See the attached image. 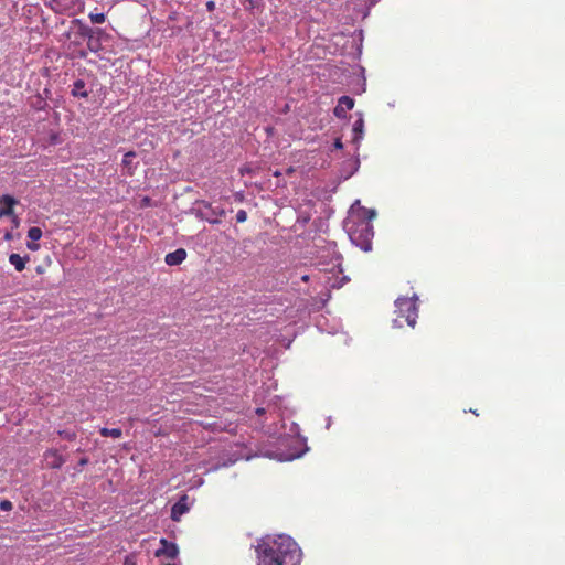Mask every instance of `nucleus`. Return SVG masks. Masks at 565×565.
Listing matches in <instances>:
<instances>
[{
	"label": "nucleus",
	"instance_id": "1",
	"mask_svg": "<svg viewBox=\"0 0 565 565\" xmlns=\"http://www.w3.org/2000/svg\"><path fill=\"white\" fill-rule=\"evenodd\" d=\"M367 214L360 223L349 221L347 223L348 233L352 242L359 245L362 249L369 250L371 248V239L374 235L373 226L370 221L375 216L374 211H364Z\"/></svg>",
	"mask_w": 565,
	"mask_h": 565
},
{
	"label": "nucleus",
	"instance_id": "2",
	"mask_svg": "<svg viewBox=\"0 0 565 565\" xmlns=\"http://www.w3.org/2000/svg\"><path fill=\"white\" fill-rule=\"evenodd\" d=\"M416 301V298L408 297L398 298L395 301L398 318H403L412 328L415 327L416 319L418 317V308Z\"/></svg>",
	"mask_w": 565,
	"mask_h": 565
},
{
	"label": "nucleus",
	"instance_id": "3",
	"mask_svg": "<svg viewBox=\"0 0 565 565\" xmlns=\"http://www.w3.org/2000/svg\"><path fill=\"white\" fill-rule=\"evenodd\" d=\"M224 210L221 207H213L211 203L202 201L199 203L196 215L211 224L220 223V218L224 215Z\"/></svg>",
	"mask_w": 565,
	"mask_h": 565
},
{
	"label": "nucleus",
	"instance_id": "4",
	"mask_svg": "<svg viewBox=\"0 0 565 565\" xmlns=\"http://www.w3.org/2000/svg\"><path fill=\"white\" fill-rule=\"evenodd\" d=\"M284 554L280 547H265L258 556V565H284Z\"/></svg>",
	"mask_w": 565,
	"mask_h": 565
},
{
	"label": "nucleus",
	"instance_id": "5",
	"mask_svg": "<svg viewBox=\"0 0 565 565\" xmlns=\"http://www.w3.org/2000/svg\"><path fill=\"white\" fill-rule=\"evenodd\" d=\"M46 466L52 469H58L65 463V458L57 449H49L44 452Z\"/></svg>",
	"mask_w": 565,
	"mask_h": 565
},
{
	"label": "nucleus",
	"instance_id": "6",
	"mask_svg": "<svg viewBox=\"0 0 565 565\" xmlns=\"http://www.w3.org/2000/svg\"><path fill=\"white\" fill-rule=\"evenodd\" d=\"M353 107H354V99L349 96H342L339 99L337 107L334 108V115L338 118H345L347 113L349 110H351Z\"/></svg>",
	"mask_w": 565,
	"mask_h": 565
},
{
	"label": "nucleus",
	"instance_id": "7",
	"mask_svg": "<svg viewBox=\"0 0 565 565\" xmlns=\"http://www.w3.org/2000/svg\"><path fill=\"white\" fill-rule=\"evenodd\" d=\"M72 23L77 26V33L85 39H87L92 34H97V35L105 34L103 29H92L79 19L73 20Z\"/></svg>",
	"mask_w": 565,
	"mask_h": 565
},
{
	"label": "nucleus",
	"instance_id": "8",
	"mask_svg": "<svg viewBox=\"0 0 565 565\" xmlns=\"http://www.w3.org/2000/svg\"><path fill=\"white\" fill-rule=\"evenodd\" d=\"M17 204V201L8 194H4L0 198V218L3 216L13 215V206Z\"/></svg>",
	"mask_w": 565,
	"mask_h": 565
},
{
	"label": "nucleus",
	"instance_id": "9",
	"mask_svg": "<svg viewBox=\"0 0 565 565\" xmlns=\"http://www.w3.org/2000/svg\"><path fill=\"white\" fill-rule=\"evenodd\" d=\"M188 497L186 495H183L180 498V500L178 502H175L173 505H172V509H171V519L173 521H179L180 518L189 511V507H188Z\"/></svg>",
	"mask_w": 565,
	"mask_h": 565
},
{
	"label": "nucleus",
	"instance_id": "10",
	"mask_svg": "<svg viewBox=\"0 0 565 565\" xmlns=\"http://www.w3.org/2000/svg\"><path fill=\"white\" fill-rule=\"evenodd\" d=\"M186 258V252L183 248H178L174 252L168 253L164 257V262L169 266H177L184 262Z\"/></svg>",
	"mask_w": 565,
	"mask_h": 565
},
{
	"label": "nucleus",
	"instance_id": "11",
	"mask_svg": "<svg viewBox=\"0 0 565 565\" xmlns=\"http://www.w3.org/2000/svg\"><path fill=\"white\" fill-rule=\"evenodd\" d=\"M162 548L157 551V556L164 555L166 557L173 559L177 557L179 550L174 543L168 542L166 539L161 540Z\"/></svg>",
	"mask_w": 565,
	"mask_h": 565
},
{
	"label": "nucleus",
	"instance_id": "12",
	"mask_svg": "<svg viewBox=\"0 0 565 565\" xmlns=\"http://www.w3.org/2000/svg\"><path fill=\"white\" fill-rule=\"evenodd\" d=\"M72 95L74 97L87 98L89 92L86 89V84L83 79H76L72 87Z\"/></svg>",
	"mask_w": 565,
	"mask_h": 565
},
{
	"label": "nucleus",
	"instance_id": "13",
	"mask_svg": "<svg viewBox=\"0 0 565 565\" xmlns=\"http://www.w3.org/2000/svg\"><path fill=\"white\" fill-rule=\"evenodd\" d=\"M103 35L92 34L87 38V47L90 52L97 53L102 50L100 38Z\"/></svg>",
	"mask_w": 565,
	"mask_h": 565
},
{
	"label": "nucleus",
	"instance_id": "14",
	"mask_svg": "<svg viewBox=\"0 0 565 565\" xmlns=\"http://www.w3.org/2000/svg\"><path fill=\"white\" fill-rule=\"evenodd\" d=\"M26 259L28 257H21L19 254H11L9 256L10 264L13 265L18 271H22L25 268Z\"/></svg>",
	"mask_w": 565,
	"mask_h": 565
},
{
	"label": "nucleus",
	"instance_id": "15",
	"mask_svg": "<svg viewBox=\"0 0 565 565\" xmlns=\"http://www.w3.org/2000/svg\"><path fill=\"white\" fill-rule=\"evenodd\" d=\"M99 434L103 437H113V438H120L122 436V431L119 428H106L103 427L99 429Z\"/></svg>",
	"mask_w": 565,
	"mask_h": 565
},
{
	"label": "nucleus",
	"instance_id": "16",
	"mask_svg": "<svg viewBox=\"0 0 565 565\" xmlns=\"http://www.w3.org/2000/svg\"><path fill=\"white\" fill-rule=\"evenodd\" d=\"M28 237L33 242L39 241L42 237V230L36 226L30 227L28 231Z\"/></svg>",
	"mask_w": 565,
	"mask_h": 565
},
{
	"label": "nucleus",
	"instance_id": "17",
	"mask_svg": "<svg viewBox=\"0 0 565 565\" xmlns=\"http://www.w3.org/2000/svg\"><path fill=\"white\" fill-rule=\"evenodd\" d=\"M57 434H58L61 437H63V438H65V439H67V440H74V439H76V437H77L76 431H74V430H67V429L58 430V431H57Z\"/></svg>",
	"mask_w": 565,
	"mask_h": 565
},
{
	"label": "nucleus",
	"instance_id": "18",
	"mask_svg": "<svg viewBox=\"0 0 565 565\" xmlns=\"http://www.w3.org/2000/svg\"><path fill=\"white\" fill-rule=\"evenodd\" d=\"M89 19L93 23L100 24L105 22L106 17L104 13H89Z\"/></svg>",
	"mask_w": 565,
	"mask_h": 565
},
{
	"label": "nucleus",
	"instance_id": "19",
	"mask_svg": "<svg viewBox=\"0 0 565 565\" xmlns=\"http://www.w3.org/2000/svg\"><path fill=\"white\" fill-rule=\"evenodd\" d=\"M135 157H136V153L134 151H129V152L125 153L124 159H122V166L130 167V164L132 163V159Z\"/></svg>",
	"mask_w": 565,
	"mask_h": 565
},
{
	"label": "nucleus",
	"instance_id": "20",
	"mask_svg": "<svg viewBox=\"0 0 565 565\" xmlns=\"http://www.w3.org/2000/svg\"><path fill=\"white\" fill-rule=\"evenodd\" d=\"M363 130V120L359 119L353 125V132L358 136L361 135Z\"/></svg>",
	"mask_w": 565,
	"mask_h": 565
},
{
	"label": "nucleus",
	"instance_id": "21",
	"mask_svg": "<svg viewBox=\"0 0 565 565\" xmlns=\"http://www.w3.org/2000/svg\"><path fill=\"white\" fill-rule=\"evenodd\" d=\"M247 220V213L244 210H239L236 213V221L237 223H244Z\"/></svg>",
	"mask_w": 565,
	"mask_h": 565
},
{
	"label": "nucleus",
	"instance_id": "22",
	"mask_svg": "<svg viewBox=\"0 0 565 565\" xmlns=\"http://www.w3.org/2000/svg\"><path fill=\"white\" fill-rule=\"evenodd\" d=\"M0 509H1L2 511H9V510H11V509H12V503H11L10 501H8V500H4V501H2V502L0 503Z\"/></svg>",
	"mask_w": 565,
	"mask_h": 565
},
{
	"label": "nucleus",
	"instance_id": "23",
	"mask_svg": "<svg viewBox=\"0 0 565 565\" xmlns=\"http://www.w3.org/2000/svg\"><path fill=\"white\" fill-rule=\"evenodd\" d=\"M26 246H28V248L30 250H33V252L38 250L40 248V245L36 242H33V241L28 243Z\"/></svg>",
	"mask_w": 565,
	"mask_h": 565
},
{
	"label": "nucleus",
	"instance_id": "24",
	"mask_svg": "<svg viewBox=\"0 0 565 565\" xmlns=\"http://www.w3.org/2000/svg\"><path fill=\"white\" fill-rule=\"evenodd\" d=\"M87 463H88V458H82V459L79 460V465H81V466H86Z\"/></svg>",
	"mask_w": 565,
	"mask_h": 565
},
{
	"label": "nucleus",
	"instance_id": "25",
	"mask_svg": "<svg viewBox=\"0 0 565 565\" xmlns=\"http://www.w3.org/2000/svg\"><path fill=\"white\" fill-rule=\"evenodd\" d=\"M124 565H135L130 557H126Z\"/></svg>",
	"mask_w": 565,
	"mask_h": 565
},
{
	"label": "nucleus",
	"instance_id": "26",
	"mask_svg": "<svg viewBox=\"0 0 565 565\" xmlns=\"http://www.w3.org/2000/svg\"><path fill=\"white\" fill-rule=\"evenodd\" d=\"M206 7H207V9H209V10H213V8H214V2H213V1L207 2V3H206Z\"/></svg>",
	"mask_w": 565,
	"mask_h": 565
},
{
	"label": "nucleus",
	"instance_id": "27",
	"mask_svg": "<svg viewBox=\"0 0 565 565\" xmlns=\"http://www.w3.org/2000/svg\"><path fill=\"white\" fill-rule=\"evenodd\" d=\"M264 413H265V408H263V407H259L256 409V414H258V415H263Z\"/></svg>",
	"mask_w": 565,
	"mask_h": 565
},
{
	"label": "nucleus",
	"instance_id": "28",
	"mask_svg": "<svg viewBox=\"0 0 565 565\" xmlns=\"http://www.w3.org/2000/svg\"><path fill=\"white\" fill-rule=\"evenodd\" d=\"M291 547H292L294 550H296V543H295V542H290V543L288 544V551H291Z\"/></svg>",
	"mask_w": 565,
	"mask_h": 565
},
{
	"label": "nucleus",
	"instance_id": "29",
	"mask_svg": "<svg viewBox=\"0 0 565 565\" xmlns=\"http://www.w3.org/2000/svg\"><path fill=\"white\" fill-rule=\"evenodd\" d=\"M334 147L335 148H342V142L338 139L335 142H334Z\"/></svg>",
	"mask_w": 565,
	"mask_h": 565
},
{
	"label": "nucleus",
	"instance_id": "30",
	"mask_svg": "<svg viewBox=\"0 0 565 565\" xmlns=\"http://www.w3.org/2000/svg\"><path fill=\"white\" fill-rule=\"evenodd\" d=\"M301 280H302V281H305V282H307V281L309 280V276H308V275H303V276L301 277Z\"/></svg>",
	"mask_w": 565,
	"mask_h": 565
},
{
	"label": "nucleus",
	"instance_id": "31",
	"mask_svg": "<svg viewBox=\"0 0 565 565\" xmlns=\"http://www.w3.org/2000/svg\"><path fill=\"white\" fill-rule=\"evenodd\" d=\"M273 174H274L275 177H280V175H281V172H280L279 170H276V171H274V173H273Z\"/></svg>",
	"mask_w": 565,
	"mask_h": 565
},
{
	"label": "nucleus",
	"instance_id": "32",
	"mask_svg": "<svg viewBox=\"0 0 565 565\" xmlns=\"http://www.w3.org/2000/svg\"><path fill=\"white\" fill-rule=\"evenodd\" d=\"M294 171H295V170H294V168H289V169H287V173H288V174H291Z\"/></svg>",
	"mask_w": 565,
	"mask_h": 565
}]
</instances>
